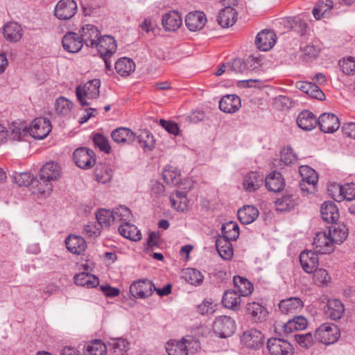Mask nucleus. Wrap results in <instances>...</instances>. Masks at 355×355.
Returning a JSON list of instances; mask_svg holds the SVG:
<instances>
[{"mask_svg": "<svg viewBox=\"0 0 355 355\" xmlns=\"http://www.w3.org/2000/svg\"><path fill=\"white\" fill-rule=\"evenodd\" d=\"M101 81L99 79H93L88 81L83 87L78 86L76 89L78 100L82 106H87L89 103L85 99H96L99 96Z\"/></svg>", "mask_w": 355, "mask_h": 355, "instance_id": "nucleus-1", "label": "nucleus"}, {"mask_svg": "<svg viewBox=\"0 0 355 355\" xmlns=\"http://www.w3.org/2000/svg\"><path fill=\"white\" fill-rule=\"evenodd\" d=\"M340 333L338 327L334 324H321L315 332V338L324 345L334 343L338 339Z\"/></svg>", "mask_w": 355, "mask_h": 355, "instance_id": "nucleus-2", "label": "nucleus"}, {"mask_svg": "<svg viewBox=\"0 0 355 355\" xmlns=\"http://www.w3.org/2000/svg\"><path fill=\"white\" fill-rule=\"evenodd\" d=\"M155 286L148 279H141L134 281L130 286V293L132 297L145 299L151 296Z\"/></svg>", "mask_w": 355, "mask_h": 355, "instance_id": "nucleus-3", "label": "nucleus"}, {"mask_svg": "<svg viewBox=\"0 0 355 355\" xmlns=\"http://www.w3.org/2000/svg\"><path fill=\"white\" fill-rule=\"evenodd\" d=\"M300 173L302 177L300 183L301 190L307 193L314 192L318 181L315 171L309 166H302L300 167Z\"/></svg>", "mask_w": 355, "mask_h": 355, "instance_id": "nucleus-4", "label": "nucleus"}, {"mask_svg": "<svg viewBox=\"0 0 355 355\" xmlns=\"http://www.w3.org/2000/svg\"><path fill=\"white\" fill-rule=\"evenodd\" d=\"M236 329L235 321L230 316L220 315L213 324L214 331L220 338L230 336Z\"/></svg>", "mask_w": 355, "mask_h": 355, "instance_id": "nucleus-5", "label": "nucleus"}, {"mask_svg": "<svg viewBox=\"0 0 355 355\" xmlns=\"http://www.w3.org/2000/svg\"><path fill=\"white\" fill-rule=\"evenodd\" d=\"M267 349L270 355H293L294 347L286 340L270 338L267 341Z\"/></svg>", "mask_w": 355, "mask_h": 355, "instance_id": "nucleus-6", "label": "nucleus"}, {"mask_svg": "<svg viewBox=\"0 0 355 355\" xmlns=\"http://www.w3.org/2000/svg\"><path fill=\"white\" fill-rule=\"evenodd\" d=\"M28 129V133L33 138L43 139L51 132L52 126L48 119L38 117L33 121Z\"/></svg>", "mask_w": 355, "mask_h": 355, "instance_id": "nucleus-7", "label": "nucleus"}, {"mask_svg": "<svg viewBox=\"0 0 355 355\" xmlns=\"http://www.w3.org/2000/svg\"><path fill=\"white\" fill-rule=\"evenodd\" d=\"M238 0H232L230 3H227V6L222 9L218 16V23L223 28L232 26L236 21L237 12L233 6H236Z\"/></svg>", "mask_w": 355, "mask_h": 355, "instance_id": "nucleus-8", "label": "nucleus"}, {"mask_svg": "<svg viewBox=\"0 0 355 355\" xmlns=\"http://www.w3.org/2000/svg\"><path fill=\"white\" fill-rule=\"evenodd\" d=\"M77 11V4L74 0H60L57 3L54 14L60 20H67L74 16Z\"/></svg>", "mask_w": 355, "mask_h": 355, "instance_id": "nucleus-9", "label": "nucleus"}, {"mask_svg": "<svg viewBox=\"0 0 355 355\" xmlns=\"http://www.w3.org/2000/svg\"><path fill=\"white\" fill-rule=\"evenodd\" d=\"M83 44L94 48L101 37V31L93 24H85L79 31Z\"/></svg>", "mask_w": 355, "mask_h": 355, "instance_id": "nucleus-10", "label": "nucleus"}, {"mask_svg": "<svg viewBox=\"0 0 355 355\" xmlns=\"http://www.w3.org/2000/svg\"><path fill=\"white\" fill-rule=\"evenodd\" d=\"M241 339L246 347L259 349L263 345L264 336L261 331L256 329H250L243 333Z\"/></svg>", "mask_w": 355, "mask_h": 355, "instance_id": "nucleus-11", "label": "nucleus"}, {"mask_svg": "<svg viewBox=\"0 0 355 355\" xmlns=\"http://www.w3.org/2000/svg\"><path fill=\"white\" fill-rule=\"evenodd\" d=\"M313 244L316 253L330 254L334 250V243L329 233L318 232L314 238Z\"/></svg>", "mask_w": 355, "mask_h": 355, "instance_id": "nucleus-12", "label": "nucleus"}, {"mask_svg": "<svg viewBox=\"0 0 355 355\" xmlns=\"http://www.w3.org/2000/svg\"><path fill=\"white\" fill-rule=\"evenodd\" d=\"M318 125L321 131L325 133H333L339 128L340 121L335 114L323 113L318 119Z\"/></svg>", "mask_w": 355, "mask_h": 355, "instance_id": "nucleus-13", "label": "nucleus"}, {"mask_svg": "<svg viewBox=\"0 0 355 355\" xmlns=\"http://www.w3.org/2000/svg\"><path fill=\"white\" fill-rule=\"evenodd\" d=\"M94 48L97 49L101 56H112L116 51L117 45L113 37L101 35Z\"/></svg>", "mask_w": 355, "mask_h": 355, "instance_id": "nucleus-14", "label": "nucleus"}, {"mask_svg": "<svg viewBox=\"0 0 355 355\" xmlns=\"http://www.w3.org/2000/svg\"><path fill=\"white\" fill-rule=\"evenodd\" d=\"M64 49L69 53H78L83 46L80 35L74 32H68L62 40Z\"/></svg>", "mask_w": 355, "mask_h": 355, "instance_id": "nucleus-15", "label": "nucleus"}, {"mask_svg": "<svg viewBox=\"0 0 355 355\" xmlns=\"http://www.w3.org/2000/svg\"><path fill=\"white\" fill-rule=\"evenodd\" d=\"M304 307L302 300L296 297L282 300L279 303L280 311L285 315L297 314Z\"/></svg>", "mask_w": 355, "mask_h": 355, "instance_id": "nucleus-16", "label": "nucleus"}, {"mask_svg": "<svg viewBox=\"0 0 355 355\" xmlns=\"http://www.w3.org/2000/svg\"><path fill=\"white\" fill-rule=\"evenodd\" d=\"M276 35L271 30H263L259 32L255 40V44L259 50L266 51L270 50L275 44Z\"/></svg>", "mask_w": 355, "mask_h": 355, "instance_id": "nucleus-17", "label": "nucleus"}, {"mask_svg": "<svg viewBox=\"0 0 355 355\" xmlns=\"http://www.w3.org/2000/svg\"><path fill=\"white\" fill-rule=\"evenodd\" d=\"M264 177L258 172L251 171L247 173L243 180V189L249 193L258 190L263 184Z\"/></svg>", "mask_w": 355, "mask_h": 355, "instance_id": "nucleus-18", "label": "nucleus"}, {"mask_svg": "<svg viewBox=\"0 0 355 355\" xmlns=\"http://www.w3.org/2000/svg\"><path fill=\"white\" fill-rule=\"evenodd\" d=\"M61 168L60 166L53 162L44 164L40 172V180L44 182H51L58 180L60 177Z\"/></svg>", "mask_w": 355, "mask_h": 355, "instance_id": "nucleus-19", "label": "nucleus"}, {"mask_svg": "<svg viewBox=\"0 0 355 355\" xmlns=\"http://www.w3.org/2000/svg\"><path fill=\"white\" fill-rule=\"evenodd\" d=\"M241 106V99L236 94L225 95L219 101L220 110L225 113H234L240 109Z\"/></svg>", "mask_w": 355, "mask_h": 355, "instance_id": "nucleus-20", "label": "nucleus"}, {"mask_svg": "<svg viewBox=\"0 0 355 355\" xmlns=\"http://www.w3.org/2000/svg\"><path fill=\"white\" fill-rule=\"evenodd\" d=\"M266 187L270 191L275 193L280 192L285 187L284 178L281 173L272 171L264 178Z\"/></svg>", "mask_w": 355, "mask_h": 355, "instance_id": "nucleus-21", "label": "nucleus"}, {"mask_svg": "<svg viewBox=\"0 0 355 355\" xmlns=\"http://www.w3.org/2000/svg\"><path fill=\"white\" fill-rule=\"evenodd\" d=\"M246 312L250 315L253 322H263L266 320L268 311L266 309L257 302H249L246 305Z\"/></svg>", "mask_w": 355, "mask_h": 355, "instance_id": "nucleus-22", "label": "nucleus"}, {"mask_svg": "<svg viewBox=\"0 0 355 355\" xmlns=\"http://www.w3.org/2000/svg\"><path fill=\"white\" fill-rule=\"evenodd\" d=\"M207 19L205 13L200 11L189 12L185 18V24L191 31L202 29Z\"/></svg>", "mask_w": 355, "mask_h": 355, "instance_id": "nucleus-23", "label": "nucleus"}, {"mask_svg": "<svg viewBox=\"0 0 355 355\" xmlns=\"http://www.w3.org/2000/svg\"><path fill=\"white\" fill-rule=\"evenodd\" d=\"M318 253L312 251H304L300 255V261L303 270L312 273L318 266Z\"/></svg>", "mask_w": 355, "mask_h": 355, "instance_id": "nucleus-24", "label": "nucleus"}, {"mask_svg": "<svg viewBox=\"0 0 355 355\" xmlns=\"http://www.w3.org/2000/svg\"><path fill=\"white\" fill-rule=\"evenodd\" d=\"M162 23L166 31H175L182 24V16L178 12L171 10L163 15Z\"/></svg>", "mask_w": 355, "mask_h": 355, "instance_id": "nucleus-25", "label": "nucleus"}, {"mask_svg": "<svg viewBox=\"0 0 355 355\" xmlns=\"http://www.w3.org/2000/svg\"><path fill=\"white\" fill-rule=\"evenodd\" d=\"M112 140L121 144H130L135 140V133L127 128H118L114 129L111 133Z\"/></svg>", "mask_w": 355, "mask_h": 355, "instance_id": "nucleus-26", "label": "nucleus"}, {"mask_svg": "<svg viewBox=\"0 0 355 355\" xmlns=\"http://www.w3.org/2000/svg\"><path fill=\"white\" fill-rule=\"evenodd\" d=\"M321 216L328 223H334L339 218L338 209L335 203L331 201L324 202L321 205Z\"/></svg>", "mask_w": 355, "mask_h": 355, "instance_id": "nucleus-27", "label": "nucleus"}, {"mask_svg": "<svg viewBox=\"0 0 355 355\" xmlns=\"http://www.w3.org/2000/svg\"><path fill=\"white\" fill-rule=\"evenodd\" d=\"M193 338L186 339L183 338L181 340L173 343H168L166 351L168 355H187L188 347L190 346Z\"/></svg>", "mask_w": 355, "mask_h": 355, "instance_id": "nucleus-28", "label": "nucleus"}, {"mask_svg": "<svg viewBox=\"0 0 355 355\" xmlns=\"http://www.w3.org/2000/svg\"><path fill=\"white\" fill-rule=\"evenodd\" d=\"M297 123L301 129L309 131L318 125V119H316L313 112L309 110H304L298 115Z\"/></svg>", "mask_w": 355, "mask_h": 355, "instance_id": "nucleus-29", "label": "nucleus"}, {"mask_svg": "<svg viewBox=\"0 0 355 355\" xmlns=\"http://www.w3.org/2000/svg\"><path fill=\"white\" fill-rule=\"evenodd\" d=\"M65 244L68 250L76 254H82L87 248L85 239L76 235H69L65 240Z\"/></svg>", "mask_w": 355, "mask_h": 355, "instance_id": "nucleus-30", "label": "nucleus"}, {"mask_svg": "<svg viewBox=\"0 0 355 355\" xmlns=\"http://www.w3.org/2000/svg\"><path fill=\"white\" fill-rule=\"evenodd\" d=\"M345 311L344 305L337 299H331L328 300L325 314L329 318L334 320L340 319Z\"/></svg>", "mask_w": 355, "mask_h": 355, "instance_id": "nucleus-31", "label": "nucleus"}, {"mask_svg": "<svg viewBox=\"0 0 355 355\" xmlns=\"http://www.w3.org/2000/svg\"><path fill=\"white\" fill-rule=\"evenodd\" d=\"M171 207L181 212L187 211L189 209V200L186 193L184 191H176L172 193L169 198Z\"/></svg>", "mask_w": 355, "mask_h": 355, "instance_id": "nucleus-32", "label": "nucleus"}, {"mask_svg": "<svg viewBox=\"0 0 355 355\" xmlns=\"http://www.w3.org/2000/svg\"><path fill=\"white\" fill-rule=\"evenodd\" d=\"M3 33L7 41L16 42L22 37V28L16 22H9L4 26Z\"/></svg>", "mask_w": 355, "mask_h": 355, "instance_id": "nucleus-33", "label": "nucleus"}, {"mask_svg": "<svg viewBox=\"0 0 355 355\" xmlns=\"http://www.w3.org/2000/svg\"><path fill=\"white\" fill-rule=\"evenodd\" d=\"M259 63L254 58H249L245 61L241 58H236L233 60L230 64V71L236 73H243L247 69H254L257 67Z\"/></svg>", "mask_w": 355, "mask_h": 355, "instance_id": "nucleus-34", "label": "nucleus"}, {"mask_svg": "<svg viewBox=\"0 0 355 355\" xmlns=\"http://www.w3.org/2000/svg\"><path fill=\"white\" fill-rule=\"evenodd\" d=\"M129 342L123 338H110L107 344L113 355H124L129 349Z\"/></svg>", "mask_w": 355, "mask_h": 355, "instance_id": "nucleus-35", "label": "nucleus"}, {"mask_svg": "<svg viewBox=\"0 0 355 355\" xmlns=\"http://www.w3.org/2000/svg\"><path fill=\"white\" fill-rule=\"evenodd\" d=\"M119 233L125 239L133 241L141 239V233L138 228L128 221L123 223L118 228Z\"/></svg>", "mask_w": 355, "mask_h": 355, "instance_id": "nucleus-36", "label": "nucleus"}, {"mask_svg": "<svg viewBox=\"0 0 355 355\" xmlns=\"http://www.w3.org/2000/svg\"><path fill=\"white\" fill-rule=\"evenodd\" d=\"M237 215L241 223L248 225L256 220L259 216V211L254 206L246 205L238 211Z\"/></svg>", "mask_w": 355, "mask_h": 355, "instance_id": "nucleus-37", "label": "nucleus"}, {"mask_svg": "<svg viewBox=\"0 0 355 355\" xmlns=\"http://www.w3.org/2000/svg\"><path fill=\"white\" fill-rule=\"evenodd\" d=\"M308 324L306 318L302 315L294 316L292 319L288 320L283 326V330L285 334H290L294 331L304 329Z\"/></svg>", "mask_w": 355, "mask_h": 355, "instance_id": "nucleus-38", "label": "nucleus"}, {"mask_svg": "<svg viewBox=\"0 0 355 355\" xmlns=\"http://www.w3.org/2000/svg\"><path fill=\"white\" fill-rule=\"evenodd\" d=\"M135 140L137 141L140 148L144 153H148L155 148V139L153 135L148 130H142L137 137Z\"/></svg>", "mask_w": 355, "mask_h": 355, "instance_id": "nucleus-39", "label": "nucleus"}, {"mask_svg": "<svg viewBox=\"0 0 355 355\" xmlns=\"http://www.w3.org/2000/svg\"><path fill=\"white\" fill-rule=\"evenodd\" d=\"M231 241L232 240L220 236L216 239V246L217 251L223 259L229 260L233 256V248Z\"/></svg>", "mask_w": 355, "mask_h": 355, "instance_id": "nucleus-40", "label": "nucleus"}, {"mask_svg": "<svg viewBox=\"0 0 355 355\" xmlns=\"http://www.w3.org/2000/svg\"><path fill=\"white\" fill-rule=\"evenodd\" d=\"M116 71L122 76H129L135 69V64L130 58L123 57L119 58L114 66Z\"/></svg>", "mask_w": 355, "mask_h": 355, "instance_id": "nucleus-41", "label": "nucleus"}, {"mask_svg": "<svg viewBox=\"0 0 355 355\" xmlns=\"http://www.w3.org/2000/svg\"><path fill=\"white\" fill-rule=\"evenodd\" d=\"M222 303L226 308L238 310L241 304V295L234 291H226L223 294Z\"/></svg>", "mask_w": 355, "mask_h": 355, "instance_id": "nucleus-42", "label": "nucleus"}, {"mask_svg": "<svg viewBox=\"0 0 355 355\" xmlns=\"http://www.w3.org/2000/svg\"><path fill=\"white\" fill-rule=\"evenodd\" d=\"M329 236L334 243H343L348 235V229L344 224H338L337 227L332 226L329 230Z\"/></svg>", "mask_w": 355, "mask_h": 355, "instance_id": "nucleus-43", "label": "nucleus"}, {"mask_svg": "<svg viewBox=\"0 0 355 355\" xmlns=\"http://www.w3.org/2000/svg\"><path fill=\"white\" fill-rule=\"evenodd\" d=\"M73 279L75 284L80 286L94 288L98 284V279L96 276L86 272L77 274Z\"/></svg>", "mask_w": 355, "mask_h": 355, "instance_id": "nucleus-44", "label": "nucleus"}, {"mask_svg": "<svg viewBox=\"0 0 355 355\" xmlns=\"http://www.w3.org/2000/svg\"><path fill=\"white\" fill-rule=\"evenodd\" d=\"M233 282L235 287L238 288L240 295L248 296L250 295L254 289L252 284L245 277L241 276H234Z\"/></svg>", "mask_w": 355, "mask_h": 355, "instance_id": "nucleus-45", "label": "nucleus"}, {"mask_svg": "<svg viewBox=\"0 0 355 355\" xmlns=\"http://www.w3.org/2000/svg\"><path fill=\"white\" fill-rule=\"evenodd\" d=\"M85 355H105L107 346L101 340H94L85 346Z\"/></svg>", "mask_w": 355, "mask_h": 355, "instance_id": "nucleus-46", "label": "nucleus"}, {"mask_svg": "<svg viewBox=\"0 0 355 355\" xmlns=\"http://www.w3.org/2000/svg\"><path fill=\"white\" fill-rule=\"evenodd\" d=\"M221 232L223 237L226 239L235 241L239 238V227L236 223L230 221L223 224L221 227Z\"/></svg>", "mask_w": 355, "mask_h": 355, "instance_id": "nucleus-47", "label": "nucleus"}, {"mask_svg": "<svg viewBox=\"0 0 355 355\" xmlns=\"http://www.w3.org/2000/svg\"><path fill=\"white\" fill-rule=\"evenodd\" d=\"M333 188L338 190L339 196L340 198L351 201L355 199V184L347 183L342 186L339 184L332 185Z\"/></svg>", "mask_w": 355, "mask_h": 355, "instance_id": "nucleus-48", "label": "nucleus"}, {"mask_svg": "<svg viewBox=\"0 0 355 355\" xmlns=\"http://www.w3.org/2000/svg\"><path fill=\"white\" fill-rule=\"evenodd\" d=\"M295 205V201L291 194H285L275 202L276 209L281 212L290 211Z\"/></svg>", "mask_w": 355, "mask_h": 355, "instance_id": "nucleus-49", "label": "nucleus"}, {"mask_svg": "<svg viewBox=\"0 0 355 355\" xmlns=\"http://www.w3.org/2000/svg\"><path fill=\"white\" fill-rule=\"evenodd\" d=\"M13 182L19 187H28L33 184L35 182H37L33 174L15 172L12 175Z\"/></svg>", "mask_w": 355, "mask_h": 355, "instance_id": "nucleus-50", "label": "nucleus"}, {"mask_svg": "<svg viewBox=\"0 0 355 355\" xmlns=\"http://www.w3.org/2000/svg\"><path fill=\"white\" fill-rule=\"evenodd\" d=\"M96 218L101 227H109L114 220H112V211L101 209L96 214Z\"/></svg>", "mask_w": 355, "mask_h": 355, "instance_id": "nucleus-51", "label": "nucleus"}, {"mask_svg": "<svg viewBox=\"0 0 355 355\" xmlns=\"http://www.w3.org/2000/svg\"><path fill=\"white\" fill-rule=\"evenodd\" d=\"M162 175L164 180L168 184L177 185L180 181V172L172 166H166L164 168Z\"/></svg>", "mask_w": 355, "mask_h": 355, "instance_id": "nucleus-52", "label": "nucleus"}, {"mask_svg": "<svg viewBox=\"0 0 355 355\" xmlns=\"http://www.w3.org/2000/svg\"><path fill=\"white\" fill-rule=\"evenodd\" d=\"M113 218L114 222H128L132 218V213L130 209L123 205L114 209L112 210Z\"/></svg>", "mask_w": 355, "mask_h": 355, "instance_id": "nucleus-53", "label": "nucleus"}, {"mask_svg": "<svg viewBox=\"0 0 355 355\" xmlns=\"http://www.w3.org/2000/svg\"><path fill=\"white\" fill-rule=\"evenodd\" d=\"M92 140L96 147H98L101 151L105 154L111 153V146L107 137L101 133H94L92 136Z\"/></svg>", "mask_w": 355, "mask_h": 355, "instance_id": "nucleus-54", "label": "nucleus"}, {"mask_svg": "<svg viewBox=\"0 0 355 355\" xmlns=\"http://www.w3.org/2000/svg\"><path fill=\"white\" fill-rule=\"evenodd\" d=\"M73 103L67 98L59 97L55 103V111L58 114L66 116L71 112Z\"/></svg>", "mask_w": 355, "mask_h": 355, "instance_id": "nucleus-55", "label": "nucleus"}, {"mask_svg": "<svg viewBox=\"0 0 355 355\" xmlns=\"http://www.w3.org/2000/svg\"><path fill=\"white\" fill-rule=\"evenodd\" d=\"M185 280L191 285H200L202 283L204 277L202 273L195 268H187L184 272Z\"/></svg>", "mask_w": 355, "mask_h": 355, "instance_id": "nucleus-56", "label": "nucleus"}, {"mask_svg": "<svg viewBox=\"0 0 355 355\" xmlns=\"http://www.w3.org/2000/svg\"><path fill=\"white\" fill-rule=\"evenodd\" d=\"M288 23L291 24V28L298 33L300 35H303L306 33L307 24L300 17L290 18Z\"/></svg>", "mask_w": 355, "mask_h": 355, "instance_id": "nucleus-57", "label": "nucleus"}, {"mask_svg": "<svg viewBox=\"0 0 355 355\" xmlns=\"http://www.w3.org/2000/svg\"><path fill=\"white\" fill-rule=\"evenodd\" d=\"M295 340L303 348L309 349L313 345V338L311 333L296 334L294 335Z\"/></svg>", "mask_w": 355, "mask_h": 355, "instance_id": "nucleus-58", "label": "nucleus"}, {"mask_svg": "<svg viewBox=\"0 0 355 355\" xmlns=\"http://www.w3.org/2000/svg\"><path fill=\"white\" fill-rule=\"evenodd\" d=\"M339 66L342 71L347 75H354L355 74V58L349 57L343 58L339 62Z\"/></svg>", "mask_w": 355, "mask_h": 355, "instance_id": "nucleus-59", "label": "nucleus"}, {"mask_svg": "<svg viewBox=\"0 0 355 355\" xmlns=\"http://www.w3.org/2000/svg\"><path fill=\"white\" fill-rule=\"evenodd\" d=\"M333 8V1L331 0H325L322 4H317L313 9V15L316 19H320L324 12Z\"/></svg>", "mask_w": 355, "mask_h": 355, "instance_id": "nucleus-60", "label": "nucleus"}, {"mask_svg": "<svg viewBox=\"0 0 355 355\" xmlns=\"http://www.w3.org/2000/svg\"><path fill=\"white\" fill-rule=\"evenodd\" d=\"M73 159L77 166L83 169L90 168L96 163L94 157H73Z\"/></svg>", "mask_w": 355, "mask_h": 355, "instance_id": "nucleus-61", "label": "nucleus"}, {"mask_svg": "<svg viewBox=\"0 0 355 355\" xmlns=\"http://www.w3.org/2000/svg\"><path fill=\"white\" fill-rule=\"evenodd\" d=\"M162 241L160 239V234L159 232H151L148 235L147 239V248L146 250L153 251L157 248H159L161 245Z\"/></svg>", "mask_w": 355, "mask_h": 355, "instance_id": "nucleus-62", "label": "nucleus"}, {"mask_svg": "<svg viewBox=\"0 0 355 355\" xmlns=\"http://www.w3.org/2000/svg\"><path fill=\"white\" fill-rule=\"evenodd\" d=\"M28 127L24 124L14 123L12 128V135L15 140H20L22 136H25L28 133Z\"/></svg>", "mask_w": 355, "mask_h": 355, "instance_id": "nucleus-63", "label": "nucleus"}, {"mask_svg": "<svg viewBox=\"0 0 355 355\" xmlns=\"http://www.w3.org/2000/svg\"><path fill=\"white\" fill-rule=\"evenodd\" d=\"M37 192L42 198L49 196L53 191V185L49 182H40L37 184Z\"/></svg>", "mask_w": 355, "mask_h": 355, "instance_id": "nucleus-64", "label": "nucleus"}]
</instances>
